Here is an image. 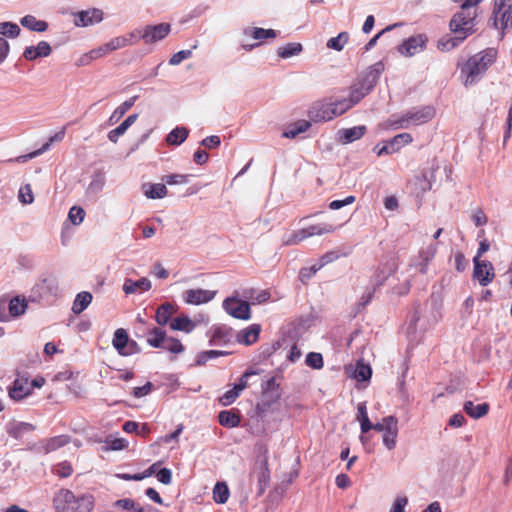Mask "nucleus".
Returning a JSON list of instances; mask_svg holds the SVG:
<instances>
[{"instance_id": "nucleus-36", "label": "nucleus", "mask_w": 512, "mask_h": 512, "mask_svg": "<svg viewBox=\"0 0 512 512\" xmlns=\"http://www.w3.org/2000/svg\"><path fill=\"white\" fill-rule=\"evenodd\" d=\"M176 309L171 303H163L157 308L155 320L159 325H166L172 316L175 314Z\"/></svg>"}, {"instance_id": "nucleus-13", "label": "nucleus", "mask_w": 512, "mask_h": 512, "mask_svg": "<svg viewBox=\"0 0 512 512\" xmlns=\"http://www.w3.org/2000/svg\"><path fill=\"white\" fill-rule=\"evenodd\" d=\"M58 294V285L54 279L45 278L40 280L32 289V296L35 300H48L56 297Z\"/></svg>"}, {"instance_id": "nucleus-22", "label": "nucleus", "mask_w": 512, "mask_h": 512, "mask_svg": "<svg viewBox=\"0 0 512 512\" xmlns=\"http://www.w3.org/2000/svg\"><path fill=\"white\" fill-rule=\"evenodd\" d=\"M103 20V11L100 9H90L79 12L74 20V24L78 27H87L100 23Z\"/></svg>"}, {"instance_id": "nucleus-7", "label": "nucleus", "mask_w": 512, "mask_h": 512, "mask_svg": "<svg viewBox=\"0 0 512 512\" xmlns=\"http://www.w3.org/2000/svg\"><path fill=\"white\" fill-rule=\"evenodd\" d=\"M429 328L426 320L423 319L420 314L415 311L408 322L407 325V337L412 345H417L421 342L424 332Z\"/></svg>"}, {"instance_id": "nucleus-9", "label": "nucleus", "mask_w": 512, "mask_h": 512, "mask_svg": "<svg viewBox=\"0 0 512 512\" xmlns=\"http://www.w3.org/2000/svg\"><path fill=\"white\" fill-rule=\"evenodd\" d=\"M493 23L501 29L512 26V0H501L496 4Z\"/></svg>"}, {"instance_id": "nucleus-53", "label": "nucleus", "mask_w": 512, "mask_h": 512, "mask_svg": "<svg viewBox=\"0 0 512 512\" xmlns=\"http://www.w3.org/2000/svg\"><path fill=\"white\" fill-rule=\"evenodd\" d=\"M333 112H335V116H340L344 114L347 110H349L352 107L351 101H349L346 98L343 99H329Z\"/></svg>"}, {"instance_id": "nucleus-57", "label": "nucleus", "mask_w": 512, "mask_h": 512, "mask_svg": "<svg viewBox=\"0 0 512 512\" xmlns=\"http://www.w3.org/2000/svg\"><path fill=\"white\" fill-rule=\"evenodd\" d=\"M138 504L129 498L119 499L113 503V507L121 509L126 512H136Z\"/></svg>"}, {"instance_id": "nucleus-44", "label": "nucleus", "mask_w": 512, "mask_h": 512, "mask_svg": "<svg viewBox=\"0 0 512 512\" xmlns=\"http://www.w3.org/2000/svg\"><path fill=\"white\" fill-rule=\"evenodd\" d=\"M257 479H258V489H259L258 493L262 494L265 491L267 484L269 482V479H270V472H269L268 463H267L266 459L260 465L259 471L257 473Z\"/></svg>"}, {"instance_id": "nucleus-38", "label": "nucleus", "mask_w": 512, "mask_h": 512, "mask_svg": "<svg viewBox=\"0 0 512 512\" xmlns=\"http://www.w3.org/2000/svg\"><path fill=\"white\" fill-rule=\"evenodd\" d=\"M21 25L31 31L44 32L48 28V23L36 19L33 15H26L20 20Z\"/></svg>"}, {"instance_id": "nucleus-5", "label": "nucleus", "mask_w": 512, "mask_h": 512, "mask_svg": "<svg viewBox=\"0 0 512 512\" xmlns=\"http://www.w3.org/2000/svg\"><path fill=\"white\" fill-rule=\"evenodd\" d=\"M335 229V226L328 223L311 225L309 227L303 228L291 234L289 237L284 239V244L296 245L309 237L332 233Z\"/></svg>"}, {"instance_id": "nucleus-29", "label": "nucleus", "mask_w": 512, "mask_h": 512, "mask_svg": "<svg viewBox=\"0 0 512 512\" xmlns=\"http://www.w3.org/2000/svg\"><path fill=\"white\" fill-rule=\"evenodd\" d=\"M390 425H387V429L382 433V442L388 450H393L397 444L398 436V419L390 420Z\"/></svg>"}, {"instance_id": "nucleus-49", "label": "nucleus", "mask_w": 512, "mask_h": 512, "mask_svg": "<svg viewBox=\"0 0 512 512\" xmlns=\"http://www.w3.org/2000/svg\"><path fill=\"white\" fill-rule=\"evenodd\" d=\"M244 296L248 298L252 304H262L270 299V292L267 290L257 292L250 289L244 292Z\"/></svg>"}, {"instance_id": "nucleus-12", "label": "nucleus", "mask_w": 512, "mask_h": 512, "mask_svg": "<svg viewBox=\"0 0 512 512\" xmlns=\"http://www.w3.org/2000/svg\"><path fill=\"white\" fill-rule=\"evenodd\" d=\"M396 268L397 267L395 262H391L387 268L378 270V272L371 279L373 290H367L363 293L359 302L360 306L364 307L371 301L375 288L381 286L384 281L396 270Z\"/></svg>"}, {"instance_id": "nucleus-26", "label": "nucleus", "mask_w": 512, "mask_h": 512, "mask_svg": "<svg viewBox=\"0 0 512 512\" xmlns=\"http://www.w3.org/2000/svg\"><path fill=\"white\" fill-rule=\"evenodd\" d=\"M30 393L31 388L28 385L27 379H16L8 391L9 397L15 401L24 399Z\"/></svg>"}, {"instance_id": "nucleus-48", "label": "nucleus", "mask_w": 512, "mask_h": 512, "mask_svg": "<svg viewBox=\"0 0 512 512\" xmlns=\"http://www.w3.org/2000/svg\"><path fill=\"white\" fill-rule=\"evenodd\" d=\"M371 375H372L371 367L369 365L363 363L362 361H358L352 376L357 381H367L371 378Z\"/></svg>"}, {"instance_id": "nucleus-42", "label": "nucleus", "mask_w": 512, "mask_h": 512, "mask_svg": "<svg viewBox=\"0 0 512 512\" xmlns=\"http://www.w3.org/2000/svg\"><path fill=\"white\" fill-rule=\"evenodd\" d=\"M302 50L303 47L300 43H287L284 46L278 48L277 54L283 59H288L290 57L299 55Z\"/></svg>"}, {"instance_id": "nucleus-25", "label": "nucleus", "mask_w": 512, "mask_h": 512, "mask_svg": "<svg viewBox=\"0 0 512 512\" xmlns=\"http://www.w3.org/2000/svg\"><path fill=\"white\" fill-rule=\"evenodd\" d=\"M366 132L364 125L341 129L337 132L338 140L343 144L352 143L360 139Z\"/></svg>"}, {"instance_id": "nucleus-56", "label": "nucleus", "mask_w": 512, "mask_h": 512, "mask_svg": "<svg viewBox=\"0 0 512 512\" xmlns=\"http://www.w3.org/2000/svg\"><path fill=\"white\" fill-rule=\"evenodd\" d=\"M18 199L23 205L32 204L34 201V195L30 184H25L20 187L18 193Z\"/></svg>"}, {"instance_id": "nucleus-18", "label": "nucleus", "mask_w": 512, "mask_h": 512, "mask_svg": "<svg viewBox=\"0 0 512 512\" xmlns=\"http://www.w3.org/2000/svg\"><path fill=\"white\" fill-rule=\"evenodd\" d=\"M112 344L117 352L123 356L133 354L134 347L136 346L134 341H129L127 332L122 328L115 331Z\"/></svg>"}, {"instance_id": "nucleus-51", "label": "nucleus", "mask_w": 512, "mask_h": 512, "mask_svg": "<svg viewBox=\"0 0 512 512\" xmlns=\"http://www.w3.org/2000/svg\"><path fill=\"white\" fill-rule=\"evenodd\" d=\"M105 184H106L105 175L100 172L95 173L92 177L91 182L89 183L88 191L93 194H97L103 190Z\"/></svg>"}, {"instance_id": "nucleus-14", "label": "nucleus", "mask_w": 512, "mask_h": 512, "mask_svg": "<svg viewBox=\"0 0 512 512\" xmlns=\"http://www.w3.org/2000/svg\"><path fill=\"white\" fill-rule=\"evenodd\" d=\"M308 114L314 122H326L336 117L329 100L315 102L309 109Z\"/></svg>"}, {"instance_id": "nucleus-63", "label": "nucleus", "mask_w": 512, "mask_h": 512, "mask_svg": "<svg viewBox=\"0 0 512 512\" xmlns=\"http://www.w3.org/2000/svg\"><path fill=\"white\" fill-rule=\"evenodd\" d=\"M320 269L321 265L319 263H315L307 268H302L299 274L300 280L302 282H305L306 280L310 279L313 275H315L316 272L319 271Z\"/></svg>"}, {"instance_id": "nucleus-10", "label": "nucleus", "mask_w": 512, "mask_h": 512, "mask_svg": "<svg viewBox=\"0 0 512 512\" xmlns=\"http://www.w3.org/2000/svg\"><path fill=\"white\" fill-rule=\"evenodd\" d=\"M413 141V137L410 133H400L386 141L380 148L375 147L378 156L394 154L398 152L402 147L410 144Z\"/></svg>"}, {"instance_id": "nucleus-2", "label": "nucleus", "mask_w": 512, "mask_h": 512, "mask_svg": "<svg viewBox=\"0 0 512 512\" xmlns=\"http://www.w3.org/2000/svg\"><path fill=\"white\" fill-rule=\"evenodd\" d=\"M53 503L56 512H91L94 498L91 495L76 498L70 490L61 489L56 493Z\"/></svg>"}, {"instance_id": "nucleus-4", "label": "nucleus", "mask_w": 512, "mask_h": 512, "mask_svg": "<svg viewBox=\"0 0 512 512\" xmlns=\"http://www.w3.org/2000/svg\"><path fill=\"white\" fill-rule=\"evenodd\" d=\"M434 116L435 109L432 106L412 108L393 120L391 127L393 129H407L410 126L425 124L432 120Z\"/></svg>"}, {"instance_id": "nucleus-31", "label": "nucleus", "mask_w": 512, "mask_h": 512, "mask_svg": "<svg viewBox=\"0 0 512 512\" xmlns=\"http://www.w3.org/2000/svg\"><path fill=\"white\" fill-rule=\"evenodd\" d=\"M34 430V426L27 422L12 421L7 424V433L16 439L22 438L25 434Z\"/></svg>"}, {"instance_id": "nucleus-15", "label": "nucleus", "mask_w": 512, "mask_h": 512, "mask_svg": "<svg viewBox=\"0 0 512 512\" xmlns=\"http://www.w3.org/2000/svg\"><path fill=\"white\" fill-rule=\"evenodd\" d=\"M171 31L168 23H160L157 25H147L142 30L141 39L146 44H151L164 39Z\"/></svg>"}, {"instance_id": "nucleus-27", "label": "nucleus", "mask_w": 512, "mask_h": 512, "mask_svg": "<svg viewBox=\"0 0 512 512\" xmlns=\"http://www.w3.org/2000/svg\"><path fill=\"white\" fill-rule=\"evenodd\" d=\"M242 35L246 38H251L262 42L268 38H275L277 36V32L273 29L246 27L243 29Z\"/></svg>"}, {"instance_id": "nucleus-20", "label": "nucleus", "mask_w": 512, "mask_h": 512, "mask_svg": "<svg viewBox=\"0 0 512 512\" xmlns=\"http://www.w3.org/2000/svg\"><path fill=\"white\" fill-rule=\"evenodd\" d=\"M384 71V64L379 61L370 66L362 79L358 82L362 88L370 92L376 85L381 73Z\"/></svg>"}, {"instance_id": "nucleus-58", "label": "nucleus", "mask_w": 512, "mask_h": 512, "mask_svg": "<svg viewBox=\"0 0 512 512\" xmlns=\"http://www.w3.org/2000/svg\"><path fill=\"white\" fill-rule=\"evenodd\" d=\"M85 211L82 207L73 206L68 213V219L73 225H79L83 222Z\"/></svg>"}, {"instance_id": "nucleus-62", "label": "nucleus", "mask_w": 512, "mask_h": 512, "mask_svg": "<svg viewBox=\"0 0 512 512\" xmlns=\"http://www.w3.org/2000/svg\"><path fill=\"white\" fill-rule=\"evenodd\" d=\"M192 56V50H181L169 59V64L172 66L179 65L182 61L189 59Z\"/></svg>"}, {"instance_id": "nucleus-52", "label": "nucleus", "mask_w": 512, "mask_h": 512, "mask_svg": "<svg viewBox=\"0 0 512 512\" xmlns=\"http://www.w3.org/2000/svg\"><path fill=\"white\" fill-rule=\"evenodd\" d=\"M167 192L168 190L165 184L157 183L151 185L149 189L145 191V196L150 199H161L167 195Z\"/></svg>"}, {"instance_id": "nucleus-55", "label": "nucleus", "mask_w": 512, "mask_h": 512, "mask_svg": "<svg viewBox=\"0 0 512 512\" xmlns=\"http://www.w3.org/2000/svg\"><path fill=\"white\" fill-rule=\"evenodd\" d=\"M162 349L167 350L174 354H179L184 351V346L178 339L167 336Z\"/></svg>"}, {"instance_id": "nucleus-17", "label": "nucleus", "mask_w": 512, "mask_h": 512, "mask_svg": "<svg viewBox=\"0 0 512 512\" xmlns=\"http://www.w3.org/2000/svg\"><path fill=\"white\" fill-rule=\"evenodd\" d=\"M209 342L213 346H224L231 342L233 330L226 325H214L209 330Z\"/></svg>"}, {"instance_id": "nucleus-40", "label": "nucleus", "mask_w": 512, "mask_h": 512, "mask_svg": "<svg viewBox=\"0 0 512 512\" xmlns=\"http://www.w3.org/2000/svg\"><path fill=\"white\" fill-rule=\"evenodd\" d=\"M189 130L185 127H176L173 129L167 136L166 142L169 145H180L182 144L188 137Z\"/></svg>"}, {"instance_id": "nucleus-47", "label": "nucleus", "mask_w": 512, "mask_h": 512, "mask_svg": "<svg viewBox=\"0 0 512 512\" xmlns=\"http://www.w3.org/2000/svg\"><path fill=\"white\" fill-rule=\"evenodd\" d=\"M349 40V33L348 32H340L336 37L330 38L326 46L329 49L335 50V51H342L344 46L347 44Z\"/></svg>"}, {"instance_id": "nucleus-24", "label": "nucleus", "mask_w": 512, "mask_h": 512, "mask_svg": "<svg viewBox=\"0 0 512 512\" xmlns=\"http://www.w3.org/2000/svg\"><path fill=\"white\" fill-rule=\"evenodd\" d=\"M51 53L50 44L46 41H40L36 46H28L23 52L26 60L33 61L38 57H47Z\"/></svg>"}, {"instance_id": "nucleus-23", "label": "nucleus", "mask_w": 512, "mask_h": 512, "mask_svg": "<svg viewBox=\"0 0 512 512\" xmlns=\"http://www.w3.org/2000/svg\"><path fill=\"white\" fill-rule=\"evenodd\" d=\"M151 287L152 283L146 277H142L138 280H132L131 278H127L123 283L122 289L126 295H131L137 292L148 291L151 289Z\"/></svg>"}, {"instance_id": "nucleus-61", "label": "nucleus", "mask_w": 512, "mask_h": 512, "mask_svg": "<svg viewBox=\"0 0 512 512\" xmlns=\"http://www.w3.org/2000/svg\"><path fill=\"white\" fill-rule=\"evenodd\" d=\"M369 92L365 90V88H362L359 83H356L350 93L349 101H351L352 106L357 104L365 95H367Z\"/></svg>"}, {"instance_id": "nucleus-6", "label": "nucleus", "mask_w": 512, "mask_h": 512, "mask_svg": "<svg viewBox=\"0 0 512 512\" xmlns=\"http://www.w3.org/2000/svg\"><path fill=\"white\" fill-rule=\"evenodd\" d=\"M438 250L436 243H429L423 245L416 256L411 260L410 265L418 270L421 274H426L428 271V265L434 259Z\"/></svg>"}, {"instance_id": "nucleus-35", "label": "nucleus", "mask_w": 512, "mask_h": 512, "mask_svg": "<svg viewBox=\"0 0 512 512\" xmlns=\"http://www.w3.org/2000/svg\"><path fill=\"white\" fill-rule=\"evenodd\" d=\"M137 98L138 96H133L119 105L109 117L108 124L114 125L119 122L120 119L127 113V111L131 109Z\"/></svg>"}, {"instance_id": "nucleus-21", "label": "nucleus", "mask_w": 512, "mask_h": 512, "mask_svg": "<svg viewBox=\"0 0 512 512\" xmlns=\"http://www.w3.org/2000/svg\"><path fill=\"white\" fill-rule=\"evenodd\" d=\"M384 71V64L379 61L370 66L362 79L358 82L362 88L370 92L376 85L381 73Z\"/></svg>"}, {"instance_id": "nucleus-3", "label": "nucleus", "mask_w": 512, "mask_h": 512, "mask_svg": "<svg viewBox=\"0 0 512 512\" xmlns=\"http://www.w3.org/2000/svg\"><path fill=\"white\" fill-rule=\"evenodd\" d=\"M478 13V7L460 5V10L450 20V31L467 38L476 31Z\"/></svg>"}, {"instance_id": "nucleus-46", "label": "nucleus", "mask_w": 512, "mask_h": 512, "mask_svg": "<svg viewBox=\"0 0 512 512\" xmlns=\"http://www.w3.org/2000/svg\"><path fill=\"white\" fill-rule=\"evenodd\" d=\"M67 443H69V437L66 435H59L47 440L43 446V450L45 453H50L63 447Z\"/></svg>"}, {"instance_id": "nucleus-30", "label": "nucleus", "mask_w": 512, "mask_h": 512, "mask_svg": "<svg viewBox=\"0 0 512 512\" xmlns=\"http://www.w3.org/2000/svg\"><path fill=\"white\" fill-rule=\"evenodd\" d=\"M197 327V322L190 319L187 315H179L170 321V328L174 331H183L191 333Z\"/></svg>"}, {"instance_id": "nucleus-19", "label": "nucleus", "mask_w": 512, "mask_h": 512, "mask_svg": "<svg viewBox=\"0 0 512 512\" xmlns=\"http://www.w3.org/2000/svg\"><path fill=\"white\" fill-rule=\"evenodd\" d=\"M216 295V291L206 289H188L183 294V299L187 304L201 305L211 301Z\"/></svg>"}, {"instance_id": "nucleus-37", "label": "nucleus", "mask_w": 512, "mask_h": 512, "mask_svg": "<svg viewBox=\"0 0 512 512\" xmlns=\"http://www.w3.org/2000/svg\"><path fill=\"white\" fill-rule=\"evenodd\" d=\"M465 39L462 35H447L439 39L437 47L441 51L448 52L458 47Z\"/></svg>"}, {"instance_id": "nucleus-34", "label": "nucleus", "mask_w": 512, "mask_h": 512, "mask_svg": "<svg viewBox=\"0 0 512 512\" xmlns=\"http://www.w3.org/2000/svg\"><path fill=\"white\" fill-rule=\"evenodd\" d=\"M138 118L137 114L129 115L118 127L108 133V139L116 143L120 136L124 135L127 129L132 126Z\"/></svg>"}, {"instance_id": "nucleus-54", "label": "nucleus", "mask_w": 512, "mask_h": 512, "mask_svg": "<svg viewBox=\"0 0 512 512\" xmlns=\"http://www.w3.org/2000/svg\"><path fill=\"white\" fill-rule=\"evenodd\" d=\"M0 34L6 37L15 38L20 34V27L13 22H1Z\"/></svg>"}, {"instance_id": "nucleus-33", "label": "nucleus", "mask_w": 512, "mask_h": 512, "mask_svg": "<svg viewBox=\"0 0 512 512\" xmlns=\"http://www.w3.org/2000/svg\"><path fill=\"white\" fill-rule=\"evenodd\" d=\"M93 296L88 291L78 293L72 304V312L76 315L81 314L91 304Z\"/></svg>"}, {"instance_id": "nucleus-1", "label": "nucleus", "mask_w": 512, "mask_h": 512, "mask_svg": "<svg viewBox=\"0 0 512 512\" xmlns=\"http://www.w3.org/2000/svg\"><path fill=\"white\" fill-rule=\"evenodd\" d=\"M496 52L494 49L481 51L471 56L461 67V76L466 87L474 85L494 62Z\"/></svg>"}, {"instance_id": "nucleus-43", "label": "nucleus", "mask_w": 512, "mask_h": 512, "mask_svg": "<svg viewBox=\"0 0 512 512\" xmlns=\"http://www.w3.org/2000/svg\"><path fill=\"white\" fill-rule=\"evenodd\" d=\"M219 423L222 426L234 428L237 427L240 423V417L236 413L232 411H221L218 415Z\"/></svg>"}, {"instance_id": "nucleus-59", "label": "nucleus", "mask_w": 512, "mask_h": 512, "mask_svg": "<svg viewBox=\"0 0 512 512\" xmlns=\"http://www.w3.org/2000/svg\"><path fill=\"white\" fill-rule=\"evenodd\" d=\"M191 175L188 174H169L165 175L162 180L168 185H180L189 182Z\"/></svg>"}, {"instance_id": "nucleus-11", "label": "nucleus", "mask_w": 512, "mask_h": 512, "mask_svg": "<svg viewBox=\"0 0 512 512\" xmlns=\"http://www.w3.org/2000/svg\"><path fill=\"white\" fill-rule=\"evenodd\" d=\"M427 41L425 34L411 36L399 46L398 51L402 56L412 57L426 48Z\"/></svg>"}, {"instance_id": "nucleus-39", "label": "nucleus", "mask_w": 512, "mask_h": 512, "mask_svg": "<svg viewBox=\"0 0 512 512\" xmlns=\"http://www.w3.org/2000/svg\"><path fill=\"white\" fill-rule=\"evenodd\" d=\"M311 124L307 120H299L294 124L290 125L284 132L283 137L285 138H295L299 134L306 132L310 128Z\"/></svg>"}, {"instance_id": "nucleus-45", "label": "nucleus", "mask_w": 512, "mask_h": 512, "mask_svg": "<svg viewBox=\"0 0 512 512\" xmlns=\"http://www.w3.org/2000/svg\"><path fill=\"white\" fill-rule=\"evenodd\" d=\"M230 492L225 482H217L213 488V499L216 503L224 504L229 498Z\"/></svg>"}, {"instance_id": "nucleus-8", "label": "nucleus", "mask_w": 512, "mask_h": 512, "mask_svg": "<svg viewBox=\"0 0 512 512\" xmlns=\"http://www.w3.org/2000/svg\"><path fill=\"white\" fill-rule=\"evenodd\" d=\"M223 309L232 317L249 320L251 318L250 305L236 297H229L223 301Z\"/></svg>"}, {"instance_id": "nucleus-28", "label": "nucleus", "mask_w": 512, "mask_h": 512, "mask_svg": "<svg viewBox=\"0 0 512 512\" xmlns=\"http://www.w3.org/2000/svg\"><path fill=\"white\" fill-rule=\"evenodd\" d=\"M260 332L261 326L252 324L238 333L237 341L244 345H252L258 340Z\"/></svg>"}, {"instance_id": "nucleus-60", "label": "nucleus", "mask_w": 512, "mask_h": 512, "mask_svg": "<svg viewBox=\"0 0 512 512\" xmlns=\"http://www.w3.org/2000/svg\"><path fill=\"white\" fill-rule=\"evenodd\" d=\"M305 363L312 369H321L324 364L322 354L317 352L308 353L305 359Z\"/></svg>"}, {"instance_id": "nucleus-50", "label": "nucleus", "mask_w": 512, "mask_h": 512, "mask_svg": "<svg viewBox=\"0 0 512 512\" xmlns=\"http://www.w3.org/2000/svg\"><path fill=\"white\" fill-rule=\"evenodd\" d=\"M27 308V304L24 299H19L18 297H15L10 300L8 309L9 314L13 317H18L25 313V310Z\"/></svg>"}, {"instance_id": "nucleus-16", "label": "nucleus", "mask_w": 512, "mask_h": 512, "mask_svg": "<svg viewBox=\"0 0 512 512\" xmlns=\"http://www.w3.org/2000/svg\"><path fill=\"white\" fill-rule=\"evenodd\" d=\"M473 276L482 286H487L494 278V268L489 261H480L474 257Z\"/></svg>"}, {"instance_id": "nucleus-64", "label": "nucleus", "mask_w": 512, "mask_h": 512, "mask_svg": "<svg viewBox=\"0 0 512 512\" xmlns=\"http://www.w3.org/2000/svg\"><path fill=\"white\" fill-rule=\"evenodd\" d=\"M54 473L59 477L65 478L72 474V467L68 462H61L54 467Z\"/></svg>"}, {"instance_id": "nucleus-32", "label": "nucleus", "mask_w": 512, "mask_h": 512, "mask_svg": "<svg viewBox=\"0 0 512 512\" xmlns=\"http://www.w3.org/2000/svg\"><path fill=\"white\" fill-rule=\"evenodd\" d=\"M463 410L471 418L478 419L488 413L489 405L487 403L474 404L473 401H465Z\"/></svg>"}, {"instance_id": "nucleus-41", "label": "nucleus", "mask_w": 512, "mask_h": 512, "mask_svg": "<svg viewBox=\"0 0 512 512\" xmlns=\"http://www.w3.org/2000/svg\"><path fill=\"white\" fill-rule=\"evenodd\" d=\"M166 333L160 328H153L147 334V343L154 348H161L165 343Z\"/></svg>"}]
</instances>
